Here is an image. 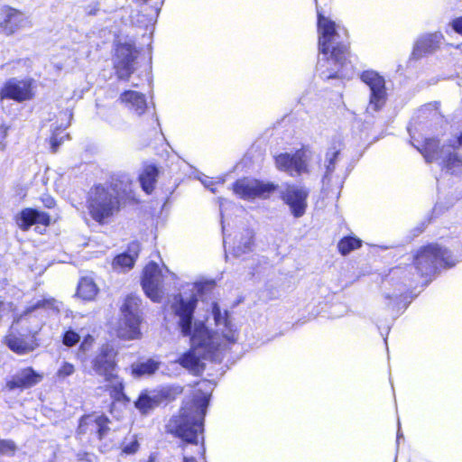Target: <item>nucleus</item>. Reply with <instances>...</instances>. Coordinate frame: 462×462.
Masks as SVG:
<instances>
[{"mask_svg":"<svg viewBox=\"0 0 462 462\" xmlns=\"http://www.w3.org/2000/svg\"><path fill=\"white\" fill-rule=\"evenodd\" d=\"M134 181L127 174H114L106 183H95L86 195V208L90 218L105 225L127 205L135 202Z\"/></svg>","mask_w":462,"mask_h":462,"instance_id":"1","label":"nucleus"},{"mask_svg":"<svg viewBox=\"0 0 462 462\" xmlns=\"http://www.w3.org/2000/svg\"><path fill=\"white\" fill-rule=\"evenodd\" d=\"M317 13L318 49L324 55V61L319 69L323 79L342 78L344 68L350 63L351 42L348 40L338 41L337 23L325 15V10L315 0Z\"/></svg>","mask_w":462,"mask_h":462,"instance_id":"2","label":"nucleus"},{"mask_svg":"<svg viewBox=\"0 0 462 462\" xmlns=\"http://www.w3.org/2000/svg\"><path fill=\"white\" fill-rule=\"evenodd\" d=\"M210 398V393L196 389L189 399L182 402L179 411L165 424V432L180 439L183 444L198 445L200 437L202 457L205 453L204 422Z\"/></svg>","mask_w":462,"mask_h":462,"instance_id":"3","label":"nucleus"},{"mask_svg":"<svg viewBox=\"0 0 462 462\" xmlns=\"http://www.w3.org/2000/svg\"><path fill=\"white\" fill-rule=\"evenodd\" d=\"M118 350L111 344H102L90 360V366L97 376L106 383L105 392L110 397L108 411L114 412L116 403L128 404L130 398L125 393V382L119 374Z\"/></svg>","mask_w":462,"mask_h":462,"instance_id":"4","label":"nucleus"},{"mask_svg":"<svg viewBox=\"0 0 462 462\" xmlns=\"http://www.w3.org/2000/svg\"><path fill=\"white\" fill-rule=\"evenodd\" d=\"M120 318L114 328V335L121 341L141 339L143 311L142 299L134 293L126 295L119 308Z\"/></svg>","mask_w":462,"mask_h":462,"instance_id":"5","label":"nucleus"},{"mask_svg":"<svg viewBox=\"0 0 462 462\" xmlns=\"http://www.w3.org/2000/svg\"><path fill=\"white\" fill-rule=\"evenodd\" d=\"M31 317L19 316L14 319L7 334L4 337V344L17 355H25L39 347L38 335L42 325L30 327Z\"/></svg>","mask_w":462,"mask_h":462,"instance_id":"6","label":"nucleus"},{"mask_svg":"<svg viewBox=\"0 0 462 462\" xmlns=\"http://www.w3.org/2000/svg\"><path fill=\"white\" fill-rule=\"evenodd\" d=\"M437 262L445 269L452 268L457 263L450 252L437 243H429L419 247L412 256L411 263L420 276L424 277L436 272Z\"/></svg>","mask_w":462,"mask_h":462,"instance_id":"7","label":"nucleus"},{"mask_svg":"<svg viewBox=\"0 0 462 462\" xmlns=\"http://www.w3.org/2000/svg\"><path fill=\"white\" fill-rule=\"evenodd\" d=\"M194 346L184 352L178 360V363L194 375H200L205 370V364L201 362L205 354H198L199 348H203L205 353H214L218 350V346L213 340V334L207 328L199 329L193 335Z\"/></svg>","mask_w":462,"mask_h":462,"instance_id":"8","label":"nucleus"},{"mask_svg":"<svg viewBox=\"0 0 462 462\" xmlns=\"http://www.w3.org/2000/svg\"><path fill=\"white\" fill-rule=\"evenodd\" d=\"M139 56L134 41L120 42L114 43L113 69L118 80L128 81L135 71V62Z\"/></svg>","mask_w":462,"mask_h":462,"instance_id":"9","label":"nucleus"},{"mask_svg":"<svg viewBox=\"0 0 462 462\" xmlns=\"http://www.w3.org/2000/svg\"><path fill=\"white\" fill-rule=\"evenodd\" d=\"M273 182H264L257 179L240 178L232 183V190L239 199L254 200L257 198L268 199L278 189Z\"/></svg>","mask_w":462,"mask_h":462,"instance_id":"10","label":"nucleus"},{"mask_svg":"<svg viewBox=\"0 0 462 462\" xmlns=\"http://www.w3.org/2000/svg\"><path fill=\"white\" fill-rule=\"evenodd\" d=\"M111 420L104 413L90 411L83 414L78 420L76 435L94 436L98 440H103L110 431Z\"/></svg>","mask_w":462,"mask_h":462,"instance_id":"11","label":"nucleus"},{"mask_svg":"<svg viewBox=\"0 0 462 462\" xmlns=\"http://www.w3.org/2000/svg\"><path fill=\"white\" fill-rule=\"evenodd\" d=\"M273 160L277 170L291 177L310 173L309 158L303 149L296 150L293 153H279Z\"/></svg>","mask_w":462,"mask_h":462,"instance_id":"12","label":"nucleus"},{"mask_svg":"<svg viewBox=\"0 0 462 462\" xmlns=\"http://www.w3.org/2000/svg\"><path fill=\"white\" fill-rule=\"evenodd\" d=\"M35 97L34 79L27 78L7 79L0 88V99L14 100L17 103L32 100Z\"/></svg>","mask_w":462,"mask_h":462,"instance_id":"13","label":"nucleus"},{"mask_svg":"<svg viewBox=\"0 0 462 462\" xmlns=\"http://www.w3.org/2000/svg\"><path fill=\"white\" fill-rule=\"evenodd\" d=\"M163 275L159 265L155 262L148 263L142 273L141 285L145 295L154 302L162 300V283Z\"/></svg>","mask_w":462,"mask_h":462,"instance_id":"14","label":"nucleus"},{"mask_svg":"<svg viewBox=\"0 0 462 462\" xmlns=\"http://www.w3.org/2000/svg\"><path fill=\"white\" fill-rule=\"evenodd\" d=\"M308 197L309 190L295 184H286L280 194L281 199L290 208L292 216L296 218L306 213Z\"/></svg>","mask_w":462,"mask_h":462,"instance_id":"15","label":"nucleus"},{"mask_svg":"<svg viewBox=\"0 0 462 462\" xmlns=\"http://www.w3.org/2000/svg\"><path fill=\"white\" fill-rule=\"evenodd\" d=\"M211 312L214 318V321L217 327L223 326L222 328H218L216 331V334L220 335L221 342L219 344L215 343L218 346L220 344L223 345H233L237 342L238 339V330L235 328L234 324L230 319V315L228 310H224L222 312L218 303L217 301L212 302L211 304Z\"/></svg>","mask_w":462,"mask_h":462,"instance_id":"16","label":"nucleus"},{"mask_svg":"<svg viewBox=\"0 0 462 462\" xmlns=\"http://www.w3.org/2000/svg\"><path fill=\"white\" fill-rule=\"evenodd\" d=\"M43 377V374L37 372L32 366H26L6 380L3 389L8 392L30 389L40 383Z\"/></svg>","mask_w":462,"mask_h":462,"instance_id":"17","label":"nucleus"},{"mask_svg":"<svg viewBox=\"0 0 462 462\" xmlns=\"http://www.w3.org/2000/svg\"><path fill=\"white\" fill-rule=\"evenodd\" d=\"M176 302L172 309L176 316L180 317L179 325L184 336H190L192 332L193 314L197 307L198 300L193 295L188 301L180 295L175 297Z\"/></svg>","mask_w":462,"mask_h":462,"instance_id":"18","label":"nucleus"},{"mask_svg":"<svg viewBox=\"0 0 462 462\" xmlns=\"http://www.w3.org/2000/svg\"><path fill=\"white\" fill-rule=\"evenodd\" d=\"M18 227L23 231H28L32 226L41 225L48 227L52 220L49 213L35 208H23L14 217Z\"/></svg>","mask_w":462,"mask_h":462,"instance_id":"19","label":"nucleus"},{"mask_svg":"<svg viewBox=\"0 0 462 462\" xmlns=\"http://www.w3.org/2000/svg\"><path fill=\"white\" fill-rule=\"evenodd\" d=\"M25 17L23 13L10 5H4L0 9V33L11 36L23 27Z\"/></svg>","mask_w":462,"mask_h":462,"instance_id":"20","label":"nucleus"},{"mask_svg":"<svg viewBox=\"0 0 462 462\" xmlns=\"http://www.w3.org/2000/svg\"><path fill=\"white\" fill-rule=\"evenodd\" d=\"M443 38L441 32H432L421 36L413 47L412 55L416 58H421L434 52L440 47Z\"/></svg>","mask_w":462,"mask_h":462,"instance_id":"21","label":"nucleus"},{"mask_svg":"<svg viewBox=\"0 0 462 462\" xmlns=\"http://www.w3.org/2000/svg\"><path fill=\"white\" fill-rule=\"evenodd\" d=\"M160 175L158 167L153 163H144L138 175V181L142 189L147 194H152L157 184Z\"/></svg>","mask_w":462,"mask_h":462,"instance_id":"22","label":"nucleus"},{"mask_svg":"<svg viewBox=\"0 0 462 462\" xmlns=\"http://www.w3.org/2000/svg\"><path fill=\"white\" fill-rule=\"evenodd\" d=\"M119 100L138 115L146 111L147 102L145 95L135 90H125L120 94Z\"/></svg>","mask_w":462,"mask_h":462,"instance_id":"23","label":"nucleus"},{"mask_svg":"<svg viewBox=\"0 0 462 462\" xmlns=\"http://www.w3.org/2000/svg\"><path fill=\"white\" fill-rule=\"evenodd\" d=\"M416 149L421 153L428 163H431L440 156L441 145L438 137L425 138Z\"/></svg>","mask_w":462,"mask_h":462,"instance_id":"24","label":"nucleus"},{"mask_svg":"<svg viewBox=\"0 0 462 462\" xmlns=\"http://www.w3.org/2000/svg\"><path fill=\"white\" fill-rule=\"evenodd\" d=\"M160 362L153 358H148L145 361L136 362L130 366L131 374L135 378L155 374L160 368Z\"/></svg>","mask_w":462,"mask_h":462,"instance_id":"25","label":"nucleus"},{"mask_svg":"<svg viewBox=\"0 0 462 462\" xmlns=\"http://www.w3.org/2000/svg\"><path fill=\"white\" fill-rule=\"evenodd\" d=\"M453 149L452 152H448L442 158L440 166L442 170L449 172L452 175L462 174V156Z\"/></svg>","mask_w":462,"mask_h":462,"instance_id":"26","label":"nucleus"},{"mask_svg":"<svg viewBox=\"0 0 462 462\" xmlns=\"http://www.w3.org/2000/svg\"><path fill=\"white\" fill-rule=\"evenodd\" d=\"M183 393V387L168 385L152 391L158 405L167 404L175 401Z\"/></svg>","mask_w":462,"mask_h":462,"instance_id":"27","label":"nucleus"},{"mask_svg":"<svg viewBox=\"0 0 462 462\" xmlns=\"http://www.w3.org/2000/svg\"><path fill=\"white\" fill-rule=\"evenodd\" d=\"M98 293V288L92 278L82 277L79 279L76 295L83 300H92Z\"/></svg>","mask_w":462,"mask_h":462,"instance_id":"28","label":"nucleus"},{"mask_svg":"<svg viewBox=\"0 0 462 462\" xmlns=\"http://www.w3.org/2000/svg\"><path fill=\"white\" fill-rule=\"evenodd\" d=\"M134 407L142 415H148L155 408L159 407V405L154 393L150 395L148 390H143L134 401Z\"/></svg>","mask_w":462,"mask_h":462,"instance_id":"29","label":"nucleus"},{"mask_svg":"<svg viewBox=\"0 0 462 462\" xmlns=\"http://www.w3.org/2000/svg\"><path fill=\"white\" fill-rule=\"evenodd\" d=\"M360 79L369 87L370 92L386 88L384 78L375 70L366 69L362 71L360 74Z\"/></svg>","mask_w":462,"mask_h":462,"instance_id":"30","label":"nucleus"},{"mask_svg":"<svg viewBox=\"0 0 462 462\" xmlns=\"http://www.w3.org/2000/svg\"><path fill=\"white\" fill-rule=\"evenodd\" d=\"M132 245L135 248L133 254L128 252H124L114 258L113 267L115 269L119 268L122 270H130L134 267L138 257V244L134 242Z\"/></svg>","mask_w":462,"mask_h":462,"instance_id":"31","label":"nucleus"},{"mask_svg":"<svg viewBox=\"0 0 462 462\" xmlns=\"http://www.w3.org/2000/svg\"><path fill=\"white\" fill-rule=\"evenodd\" d=\"M344 146V143L341 140H333L330 143L328 151L327 152V165L326 171L327 173L331 174L334 172L336 169V162L338 158V155Z\"/></svg>","mask_w":462,"mask_h":462,"instance_id":"32","label":"nucleus"},{"mask_svg":"<svg viewBox=\"0 0 462 462\" xmlns=\"http://www.w3.org/2000/svg\"><path fill=\"white\" fill-rule=\"evenodd\" d=\"M362 245L363 241L360 238L355 236H346L339 239L337 247L338 253L341 255L346 256L350 252L359 249Z\"/></svg>","mask_w":462,"mask_h":462,"instance_id":"33","label":"nucleus"},{"mask_svg":"<svg viewBox=\"0 0 462 462\" xmlns=\"http://www.w3.org/2000/svg\"><path fill=\"white\" fill-rule=\"evenodd\" d=\"M56 300L54 298H44L37 300L34 304L30 305L24 309L20 316L31 317V320L33 319L32 313L38 309H55Z\"/></svg>","mask_w":462,"mask_h":462,"instance_id":"34","label":"nucleus"},{"mask_svg":"<svg viewBox=\"0 0 462 462\" xmlns=\"http://www.w3.org/2000/svg\"><path fill=\"white\" fill-rule=\"evenodd\" d=\"M387 89H383L379 91H374L370 92L369 96V106L370 107L375 111L378 112L382 110L387 102Z\"/></svg>","mask_w":462,"mask_h":462,"instance_id":"35","label":"nucleus"},{"mask_svg":"<svg viewBox=\"0 0 462 462\" xmlns=\"http://www.w3.org/2000/svg\"><path fill=\"white\" fill-rule=\"evenodd\" d=\"M17 450V445L13 439H0L1 456L14 457Z\"/></svg>","mask_w":462,"mask_h":462,"instance_id":"36","label":"nucleus"},{"mask_svg":"<svg viewBox=\"0 0 462 462\" xmlns=\"http://www.w3.org/2000/svg\"><path fill=\"white\" fill-rule=\"evenodd\" d=\"M80 341V336L72 328L66 329L61 335V342L65 346L72 347Z\"/></svg>","mask_w":462,"mask_h":462,"instance_id":"37","label":"nucleus"},{"mask_svg":"<svg viewBox=\"0 0 462 462\" xmlns=\"http://www.w3.org/2000/svg\"><path fill=\"white\" fill-rule=\"evenodd\" d=\"M140 444L136 436H133V439L129 443L124 444L121 448L122 453L125 455H134L138 452Z\"/></svg>","mask_w":462,"mask_h":462,"instance_id":"38","label":"nucleus"},{"mask_svg":"<svg viewBox=\"0 0 462 462\" xmlns=\"http://www.w3.org/2000/svg\"><path fill=\"white\" fill-rule=\"evenodd\" d=\"M75 372V366L69 363V362H63L60 368L58 369L56 374L59 378H65L71 374H73Z\"/></svg>","mask_w":462,"mask_h":462,"instance_id":"39","label":"nucleus"},{"mask_svg":"<svg viewBox=\"0 0 462 462\" xmlns=\"http://www.w3.org/2000/svg\"><path fill=\"white\" fill-rule=\"evenodd\" d=\"M43 208L47 209H53L57 207L56 199L50 194H44L40 198Z\"/></svg>","mask_w":462,"mask_h":462,"instance_id":"40","label":"nucleus"},{"mask_svg":"<svg viewBox=\"0 0 462 462\" xmlns=\"http://www.w3.org/2000/svg\"><path fill=\"white\" fill-rule=\"evenodd\" d=\"M62 137L58 136L56 133H52L50 136L51 151L52 152H56L59 149V146L62 143Z\"/></svg>","mask_w":462,"mask_h":462,"instance_id":"41","label":"nucleus"},{"mask_svg":"<svg viewBox=\"0 0 462 462\" xmlns=\"http://www.w3.org/2000/svg\"><path fill=\"white\" fill-rule=\"evenodd\" d=\"M449 24L456 33L462 36V15L452 19Z\"/></svg>","mask_w":462,"mask_h":462,"instance_id":"42","label":"nucleus"},{"mask_svg":"<svg viewBox=\"0 0 462 462\" xmlns=\"http://www.w3.org/2000/svg\"><path fill=\"white\" fill-rule=\"evenodd\" d=\"M99 12V4L97 2L85 7V13L88 16H95Z\"/></svg>","mask_w":462,"mask_h":462,"instance_id":"43","label":"nucleus"},{"mask_svg":"<svg viewBox=\"0 0 462 462\" xmlns=\"http://www.w3.org/2000/svg\"><path fill=\"white\" fill-rule=\"evenodd\" d=\"M450 146L452 149L462 147V130L456 135L454 143Z\"/></svg>","mask_w":462,"mask_h":462,"instance_id":"44","label":"nucleus"},{"mask_svg":"<svg viewBox=\"0 0 462 462\" xmlns=\"http://www.w3.org/2000/svg\"><path fill=\"white\" fill-rule=\"evenodd\" d=\"M83 341L87 344L88 347H92L95 338L93 336L88 334L84 337Z\"/></svg>","mask_w":462,"mask_h":462,"instance_id":"45","label":"nucleus"},{"mask_svg":"<svg viewBox=\"0 0 462 462\" xmlns=\"http://www.w3.org/2000/svg\"><path fill=\"white\" fill-rule=\"evenodd\" d=\"M181 462H198L193 457L183 456Z\"/></svg>","mask_w":462,"mask_h":462,"instance_id":"46","label":"nucleus"},{"mask_svg":"<svg viewBox=\"0 0 462 462\" xmlns=\"http://www.w3.org/2000/svg\"><path fill=\"white\" fill-rule=\"evenodd\" d=\"M91 347H88L87 344L82 340V342L80 343L79 345V350H82V351H88V349H90Z\"/></svg>","mask_w":462,"mask_h":462,"instance_id":"47","label":"nucleus"},{"mask_svg":"<svg viewBox=\"0 0 462 462\" xmlns=\"http://www.w3.org/2000/svg\"><path fill=\"white\" fill-rule=\"evenodd\" d=\"M145 462H157L156 457L153 454H151Z\"/></svg>","mask_w":462,"mask_h":462,"instance_id":"48","label":"nucleus"},{"mask_svg":"<svg viewBox=\"0 0 462 462\" xmlns=\"http://www.w3.org/2000/svg\"><path fill=\"white\" fill-rule=\"evenodd\" d=\"M140 2H142L143 4H146L148 3L150 0H139Z\"/></svg>","mask_w":462,"mask_h":462,"instance_id":"49","label":"nucleus"}]
</instances>
